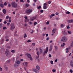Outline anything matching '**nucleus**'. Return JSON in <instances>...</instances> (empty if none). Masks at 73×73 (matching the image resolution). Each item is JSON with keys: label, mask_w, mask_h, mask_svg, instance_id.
<instances>
[{"label": "nucleus", "mask_w": 73, "mask_h": 73, "mask_svg": "<svg viewBox=\"0 0 73 73\" xmlns=\"http://www.w3.org/2000/svg\"><path fill=\"white\" fill-rule=\"evenodd\" d=\"M67 40L68 38L66 37L65 36H63L61 39V41H63V42H65L67 41Z\"/></svg>", "instance_id": "f257e3e1"}, {"label": "nucleus", "mask_w": 73, "mask_h": 73, "mask_svg": "<svg viewBox=\"0 0 73 73\" xmlns=\"http://www.w3.org/2000/svg\"><path fill=\"white\" fill-rule=\"evenodd\" d=\"M11 5L13 8H17V3L14 2H12Z\"/></svg>", "instance_id": "f03ea898"}, {"label": "nucleus", "mask_w": 73, "mask_h": 73, "mask_svg": "<svg viewBox=\"0 0 73 73\" xmlns=\"http://www.w3.org/2000/svg\"><path fill=\"white\" fill-rule=\"evenodd\" d=\"M10 30L11 31H13V29H14L15 28V25L13 24V23H11L10 24Z\"/></svg>", "instance_id": "7ed1b4c3"}, {"label": "nucleus", "mask_w": 73, "mask_h": 73, "mask_svg": "<svg viewBox=\"0 0 73 73\" xmlns=\"http://www.w3.org/2000/svg\"><path fill=\"white\" fill-rule=\"evenodd\" d=\"M25 56H27L28 58H30L31 60L32 61V56H31V55L29 54L28 53H26L25 54Z\"/></svg>", "instance_id": "20e7f679"}, {"label": "nucleus", "mask_w": 73, "mask_h": 73, "mask_svg": "<svg viewBox=\"0 0 73 73\" xmlns=\"http://www.w3.org/2000/svg\"><path fill=\"white\" fill-rule=\"evenodd\" d=\"M32 12V10L29 9L27 11H26V13H27L28 15H29L31 14V13Z\"/></svg>", "instance_id": "39448f33"}, {"label": "nucleus", "mask_w": 73, "mask_h": 73, "mask_svg": "<svg viewBox=\"0 0 73 73\" xmlns=\"http://www.w3.org/2000/svg\"><path fill=\"white\" fill-rule=\"evenodd\" d=\"M33 70L34 72L36 73H39V71L36 69H34Z\"/></svg>", "instance_id": "423d86ee"}, {"label": "nucleus", "mask_w": 73, "mask_h": 73, "mask_svg": "<svg viewBox=\"0 0 73 73\" xmlns=\"http://www.w3.org/2000/svg\"><path fill=\"white\" fill-rule=\"evenodd\" d=\"M36 18H37V16H36L34 17H32L31 19H30L31 21H33L34 20L36 19Z\"/></svg>", "instance_id": "0eeeda50"}, {"label": "nucleus", "mask_w": 73, "mask_h": 73, "mask_svg": "<svg viewBox=\"0 0 73 73\" xmlns=\"http://www.w3.org/2000/svg\"><path fill=\"white\" fill-rule=\"evenodd\" d=\"M23 65L25 66V67H27L28 65V63L25 62L23 64Z\"/></svg>", "instance_id": "6e6552de"}, {"label": "nucleus", "mask_w": 73, "mask_h": 73, "mask_svg": "<svg viewBox=\"0 0 73 73\" xmlns=\"http://www.w3.org/2000/svg\"><path fill=\"white\" fill-rule=\"evenodd\" d=\"M5 54H7V55L9 56V55H10V54H11V53L9 52L8 53V51H6L5 52Z\"/></svg>", "instance_id": "1a4fd4ad"}, {"label": "nucleus", "mask_w": 73, "mask_h": 73, "mask_svg": "<svg viewBox=\"0 0 73 73\" xmlns=\"http://www.w3.org/2000/svg\"><path fill=\"white\" fill-rule=\"evenodd\" d=\"M48 47H47L46 48V50L44 51L45 53H48Z\"/></svg>", "instance_id": "9d476101"}, {"label": "nucleus", "mask_w": 73, "mask_h": 73, "mask_svg": "<svg viewBox=\"0 0 73 73\" xmlns=\"http://www.w3.org/2000/svg\"><path fill=\"white\" fill-rule=\"evenodd\" d=\"M70 66H71L73 68V62H72V61H70Z\"/></svg>", "instance_id": "9b49d317"}, {"label": "nucleus", "mask_w": 73, "mask_h": 73, "mask_svg": "<svg viewBox=\"0 0 73 73\" xmlns=\"http://www.w3.org/2000/svg\"><path fill=\"white\" fill-rule=\"evenodd\" d=\"M52 50V46L50 45L49 49L48 50L49 51H50Z\"/></svg>", "instance_id": "f8f14e48"}, {"label": "nucleus", "mask_w": 73, "mask_h": 73, "mask_svg": "<svg viewBox=\"0 0 73 73\" xmlns=\"http://www.w3.org/2000/svg\"><path fill=\"white\" fill-rule=\"evenodd\" d=\"M68 23H73V20L71 19L70 20H68Z\"/></svg>", "instance_id": "ddd939ff"}, {"label": "nucleus", "mask_w": 73, "mask_h": 73, "mask_svg": "<svg viewBox=\"0 0 73 73\" xmlns=\"http://www.w3.org/2000/svg\"><path fill=\"white\" fill-rule=\"evenodd\" d=\"M36 68L37 69H38V70H39V69H40V66H39L38 65L36 66Z\"/></svg>", "instance_id": "4468645a"}, {"label": "nucleus", "mask_w": 73, "mask_h": 73, "mask_svg": "<svg viewBox=\"0 0 73 73\" xmlns=\"http://www.w3.org/2000/svg\"><path fill=\"white\" fill-rule=\"evenodd\" d=\"M16 62L17 64H20L21 63V62L19 60H18L16 61Z\"/></svg>", "instance_id": "2eb2a0df"}, {"label": "nucleus", "mask_w": 73, "mask_h": 73, "mask_svg": "<svg viewBox=\"0 0 73 73\" xmlns=\"http://www.w3.org/2000/svg\"><path fill=\"white\" fill-rule=\"evenodd\" d=\"M56 32V30L55 29H54L52 31V33H55V32Z\"/></svg>", "instance_id": "dca6fc26"}, {"label": "nucleus", "mask_w": 73, "mask_h": 73, "mask_svg": "<svg viewBox=\"0 0 73 73\" xmlns=\"http://www.w3.org/2000/svg\"><path fill=\"white\" fill-rule=\"evenodd\" d=\"M9 23H11V17H10L9 18Z\"/></svg>", "instance_id": "f3484780"}, {"label": "nucleus", "mask_w": 73, "mask_h": 73, "mask_svg": "<svg viewBox=\"0 0 73 73\" xmlns=\"http://www.w3.org/2000/svg\"><path fill=\"white\" fill-rule=\"evenodd\" d=\"M3 13H4V14H5L6 13V10H5V9H4L3 10Z\"/></svg>", "instance_id": "a211bd4d"}, {"label": "nucleus", "mask_w": 73, "mask_h": 73, "mask_svg": "<svg viewBox=\"0 0 73 73\" xmlns=\"http://www.w3.org/2000/svg\"><path fill=\"white\" fill-rule=\"evenodd\" d=\"M40 53H42V50L41 49V48H40Z\"/></svg>", "instance_id": "6ab92c4d"}, {"label": "nucleus", "mask_w": 73, "mask_h": 73, "mask_svg": "<svg viewBox=\"0 0 73 73\" xmlns=\"http://www.w3.org/2000/svg\"><path fill=\"white\" fill-rule=\"evenodd\" d=\"M66 53H68L69 52V49L68 48H66Z\"/></svg>", "instance_id": "aec40b11"}, {"label": "nucleus", "mask_w": 73, "mask_h": 73, "mask_svg": "<svg viewBox=\"0 0 73 73\" xmlns=\"http://www.w3.org/2000/svg\"><path fill=\"white\" fill-rule=\"evenodd\" d=\"M0 7H1V8H3V7H4V5L2 4H1L0 5Z\"/></svg>", "instance_id": "412c9836"}, {"label": "nucleus", "mask_w": 73, "mask_h": 73, "mask_svg": "<svg viewBox=\"0 0 73 73\" xmlns=\"http://www.w3.org/2000/svg\"><path fill=\"white\" fill-rule=\"evenodd\" d=\"M70 46L71 47L73 46V42H72L70 44Z\"/></svg>", "instance_id": "4be33fe9"}, {"label": "nucleus", "mask_w": 73, "mask_h": 73, "mask_svg": "<svg viewBox=\"0 0 73 73\" xmlns=\"http://www.w3.org/2000/svg\"><path fill=\"white\" fill-rule=\"evenodd\" d=\"M68 34H70H70L72 33V31H68Z\"/></svg>", "instance_id": "5701e85b"}, {"label": "nucleus", "mask_w": 73, "mask_h": 73, "mask_svg": "<svg viewBox=\"0 0 73 73\" xmlns=\"http://www.w3.org/2000/svg\"><path fill=\"white\" fill-rule=\"evenodd\" d=\"M33 32H34V31L33 30H31L30 31V33H33Z\"/></svg>", "instance_id": "b1692460"}, {"label": "nucleus", "mask_w": 73, "mask_h": 73, "mask_svg": "<svg viewBox=\"0 0 73 73\" xmlns=\"http://www.w3.org/2000/svg\"><path fill=\"white\" fill-rule=\"evenodd\" d=\"M18 66H19L18 65H17V64H15L14 65V66L15 68H17V67H18Z\"/></svg>", "instance_id": "393cba45"}, {"label": "nucleus", "mask_w": 73, "mask_h": 73, "mask_svg": "<svg viewBox=\"0 0 73 73\" xmlns=\"http://www.w3.org/2000/svg\"><path fill=\"white\" fill-rule=\"evenodd\" d=\"M47 8V7L46 6H44L43 7V9H46Z\"/></svg>", "instance_id": "a878e982"}, {"label": "nucleus", "mask_w": 73, "mask_h": 73, "mask_svg": "<svg viewBox=\"0 0 73 73\" xmlns=\"http://www.w3.org/2000/svg\"><path fill=\"white\" fill-rule=\"evenodd\" d=\"M64 24H62L61 25V28H64Z\"/></svg>", "instance_id": "bb28decb"}, {"label": "nucleus", "mask_w": 73, "mask_h": 73, "mask_svg": "<svg viewBox=\"0 0 73 73\" xmlns=\"http://www.w3.org/2000/svg\"><path fill=\"white\" fill-rule=\"evenodd\" d=\"M65 13H66V14H69V13H70V12H69V11H68L66 12Z\"/></svg>", "instance_id": "cd10ccee"}, {"label": "nucleus", "mask_w": 73, "mask_h": 73, "mask_svg": "<svg viewBox=\"0 0 73 73\" xmlns=\"http://www.w3.org/2000/svg\"><path fill=\"white\" fill-rule=\"evenodd\" d=\"M2 27H3V24L1 23L0 24V28H1Z\"/></svg>", "instance_id": "c85d7f7f"}, {"label": "nucleus", "mask_w": 73, "mask_h": 73, "mask_svg": "<svg viewBox=\"0 0 73 73\" xmlns=\"http://www.w3.org/2000/svg\"><path fill=\"white\" fill-rule=\"evenodd\" d=\"M8 6L9 7H11V4H10V3H8Z\"/></svg>", "instance_id": "c756f323"}, {"label": "nucleus", "mask_w": 73, "mask_h": 73, "mask_svg": "<svg viewBox=\"0 0 73 73\" xmlns=\"http://www.w3.org/2000/svg\"><path fill=\"white\" fill-rule=\"evenodd\" d=\"M3 29L4 30L5 29H7V27H3Z\"/></svg>", "instance_id": "7c9ffc66"}, {"label": "nucleus", "mask_w": 73, "mask_h": 73, "mask_svg": "<svg viewBox=\"0 0 73 73\" xmlns=\"http://www.w3.org/2000/svg\"><path fill=\"white\" fill-rule=\"evenodd\" d=\"M50 64L52 65L53 64V62L52 60H51L50 62Z\"/></svg>", "instance_id": "2f4dec72"}, {"label": "nucleus", "mask_w": 73, "mask_h": 73, "mask_svg": "<svg viewBox=\"0 0 73 73\" xmlns=\"http://www.w3.org/2000/svg\"><path fill=\"white\" fill-rule=\"evenodd\" d=\"M9 16H6V19H9Z\"/></svg>", "instance_id": "473e14b6"}, {"label": "nucleus", "mask_w": 73, "mask_h": 73, "mask_svg": "<svg viewBox=\"0 0 73 73\" xmlns=\"http://www.w3.org/2000/svg\"><path fill=\"white\" fill-rule=\"evenodd\" d=\"M27 34H25V35L24 36V38H25L26 37H27Z\"/></svg>", "instance_id": "72a5a7b5"}, {"label": "nucleus", "mask_w": 73, "mask_h": 73, "mask_svg": "<svg viewBox=\"0 0 73 73\" xmlns=\"http://www.w3.org/2000/svg\"><path fill=\"white\" fill-rule=\"evenodd\" d=\"M9 62H10V60H7V61H6V62L7 63H9Z\"/></svg>", "instance_id": "f704fd0d"}, {"label": "nucleus", "mask_w": 73, "mask_h": 73, "mask_svg": "<svg viewBox=\"0 0 73 73\" xmlns=\"http://www.w3.org/2000/svg\"><path fill=\"white\" fill-rule=\"evenodd\" d=\"M65 45V43H63V44L61 45V46H64Z\"/></svg>", "instance_id": "c9c22d12"}, {"label": "nucleus", "mask_w": 73, "mask_h": 73, "mask_svg": "<svg viewBox=\"0 0 73 73\" xmlns=\"http://www.w3.org/2000/svg\"><path fill=\"white\" fill-rule=\"evenodd\" d=\"M49 24V21H47L46 23V24H47V25H48Z\"/></svg>", "instance_id": "e433bc0d"}, {"label": "nucleus", "mask_w": 73, "mask_h": 73, "mask_svg": "<svg viewBox=\"0 0 73 73\" xmlns=\"http://www.w3.org/2000/svg\"><path fill=\"white\" fill-rule=\"evenodd\" d=\"M5 38H9V36H8L7 35L5 36Z\"/></svg>", "instance_id": "4c0bfd02"}, {"label": "nucleus", "mask_w": 73, "mask_h": 73, "mask_svg": "<svg viewBox=\"0 0 73 73\" xmlns=\"http://www.w3.org/2000/svg\"><path fill=\"white\" fill-rule=\"evenodd\" d=\"M40 12H41V13H43V12H44V11L41 10H40Z\"/></svg>", "instance_id": "58836bf2"}, {"label": "nucleus", "mask_w": 73, "mask_h": 73, "mask_svg": "<svg viewBox=\"0 0 73 73\" xmlns=\"http://www.w3.org/2000/svg\"><path fill=\"white\" fill-rule=\"evenodd\" d=\"M11 52H12V53H15V50H12Z\"/></svg>", "instance_id": "ea45409f"}, {"label": "nucleus", "mask_w": 73, "mask_h": 73, "mask_svg": "<svg viewBox=\"0 0 73 73\" xmlns=\"http://www.w3.org/2000/svg\"><path fill=\"white\" fill-rule=\"evenodd\" d=\"M51 2H52L50 1L48 2V3L49 4H50V3H51Z\"/></svg>", "instance_id": "a19ab883"}, {"label": "nucleus", "mask_w": 73, "mask_h": 73, "mask_svg": "<svg viewBox=\"0 0 73 73\" xmlns=\"http://www.w3.org/2000/svg\"><path fill=\"white\" fill-rule=\"evenodd\" d=\"M35 45H36L35 43H33L32 44V45L35 46Z\"/></svg>", "instance_id": "79ce46f5"}, {"label": "nucleus", "mask_w": 73, "mask_h": 73, "mask_svg": "<svg viewBox=\"0 0 73 73\" xmlns=\"http://www.w3.org/2000/svg\"><path fill=\"white\" fill-rule=\"evenodd\" d=\"M7 5V3L6 2H5L4 3V5Z\"/></svg>", "instance_id": "37998d69"}, {"label": "nucleus", "mask_w": 73, "mask_h": 73, "mask_svg": "<svg viewBox=\"0 0 73 73\" xmlns=\"http://www.w3.org/2000/svg\"><path fill=\"white\" fill-rule=\"evenodd\" d=\"M52 71L54 73V72H56V70H52Z\"/></svg>", "instance_id": "c03bdc74"}, {"label": "nucleus", "mask_w": 73, "mask_h": 73, "mask_svg": "<svg viewBox=\"0 0 73 73\" xmlns=\"http://www.w3.org/2000/svg\"><path fill=\"white\" fill-rule=\"evenodd\" d=\"M27 42H31V41L30 40H28Z\"/></svg>", "instance_id": "a18cd8bd"}, {"label": "nucleus", "mask_w": 73, "mask_h": 73, "mask_svg": "<svg viewBox=\"0 0 73 73\" xmlns=\"http://www.w3.org/2000/svg\"><path fill=\"white\" fill-rule=\"evenodd\" d=\"M41 8V6H39V7H38V9H40Z\"/></svg>", "instance_id": "49530a36"}, {"label": "nucleus", "mask_w": 73, "mask_h": 73, "mask_svg": "<svg viewBox=\"0 0 73 73\" xmlns=\"http://www.w3.org/2000/svg\"><path fill=\"white\" fill-rule=\"evenodd\" d=\"M51 16L52 17H53V16H54V14H53L51 15Z\"/></svg>", "instance_id": "de8ad7c7"}, {"label": "nucleus", "mask_w": 73, "mask_h": 73, "mask_svg": "<svg viewBox=\"0 0 73 73\" xmlns=\"http://www.w3.org/2000/svg\"><path fill=\"white\" fill-rule=\"evenodd\" d=\"M70 71L71 73H73V70L72 69L70 70Z\"/></svg>", "instance_id": "09e8293b"}, {"label": "nucleus", "mask_w": 73, "mask_h": 73, "mask_svg": "<svg viewBox=\"0 0 73 73\" xmlns=\"http://www.w3.org/2000/svg\"><path fill=\"white\" fill-rule=\"evenodd\" d=\"M0 71H3V69H2V68L1 67H0Z\"/></svg>", "instance_id": "8fccbe9b"}, {"label": "nucleus", "mask_w": 73, "mask_h": 73, "mask_svg": "<svg viewBox=\"0 0 73 73\" xmlns=\"http://www.w3.org/2000/svg\"><path fill=\"white\" fill-rule=\"evenodd\" d=\"M56 19L57 20H58L59 19H58V17H57L56 18Z\"/></svg>", "instance_id": "3c124183"}, {"label": "nucleus", "mask_w": 73, "mask_h": 73, "mask_svg": "<svg viewBox=\"0 0 73 73\" xmlns=\"http://www.w3.org/2000/svg\"><path fill=\"white\" fill-rule=\"evenodd\" d=\"M7 24L8 26H9V25H10V23H7Z\"/></svg>", "instance_id": "603ef678"}, {"label": "nucleus", "mask_w": 73, "mask_h": 73, "mask_svg": "<svg viewBox=\"0 0 73 73\" xmlns=\"http://www.w3.org/2000/svg\"><path fill=\"white\" fill-rule=\"evenodd\" d=\"M26 7H28V6H29V4H26Z\"/></svg>", "instance_id": "864d4df0"}, {"label": "nucleus", "mask_w": 73, "mask_h": 73, "mask_svg": "<svg viewBox=\"0 0 73 73\" xmlns=\"http://www.w3.org/2000/svg\"><path fill=\"white\" fill-rule=\"evenodd\" d=\"M36 24H37V22H35L34 23V25H36Z\"/></svg>", "instance_id": "5fc2aeb1"}, {"label": "nucleus", "mask_w": 73, "mask_h": 73, "mask_svg": "<svg viewBox=\"0 0 73 73\" xmlns=\"http://www.w3.org/2000/svg\"><path fill=\"white\" fill-rule=\"evenodd\" d=\"M49 57H52V55L50 54H49Z\"/></svg>", "instance_id": "6e6d98bb"}, {"label": "nucleus", "mask_w": 73, "mask_h": 73, "mask_svg": "<svg viewBox=\"0 0 73 73\" xmlns=\"http://www.w3.org/2000/svg\"><path fill=\"white\" fill-rule=\"evenodd\" d=\"M55 14L56 15H58V14H59V13H58L56 12L55 13Z\"/></svg>", "instance_id": "4d7b16f0"}, {"label": "nucleus", "mask_w": 73, "mask_h": 73, "mask_svg": "<svg viewBox=\"0 0 73 73\" xmlns=\"http://www.w3.org/2000/svg\"><path fill=\"white\" fill-rule=\"evenodd\" d=\"M25 20H27V16L25 17Z\"/></svg>", "instance_id": "13d9d810"}, {"label": "nucleus", "mask_w": 73, "mask_h": 73, "mask_svg": "<svg viewBox=\"0 0 73 73\" xmlns=\"http://www.w3.org/2000/svg\"><path fill=\"white\" fill-rule=\"evenodd\" d=\"M72 47H71V46H69V47H68V49H71V48H72Z\"/></svg>", "instance_id": "bf43d9fd"}, {"label": "nucleus", "mask_w": 73, "mask_h": 73, "mask_svg": "<svg viewBox=\"0 0 73 73\" xmlns=\"http://www.w3.org/2000/svg\"><path fill=\"white\" fill-rule=\"evenodd\" d=\"M38 53H39V52H38V51L37 52V55H38V56H39V54H38Z\"/></svg>", "instance_id": "052dcab7"}, {"label": "nucleus", "mask_w": 73, "mask_h": 73, "mask_svg": "<svg viewBox=\"0 0 73 73\" xmlns=\"http://www.w3.org/2000/svg\"><path fill=\"white\" fill-rule=\"evenodd\" d=\"M20 1L22 3H23V2H24V1L23 0H21Z\"/></svg>", "instance_id": "680f3d73"}, {"label": "nucleus", "mask_w": 73, "mask_h": 73, "mask_svg": "<svg viewBox=\"0 0 73 73\" xmlns=\"http://www.w3.org/2000/svg\"><path fill=\"white\" fill-rule=\"evenodd\" d=\"M70 28V27L69 26H68L67 27V29H69Z\"/></svg>", "instance_id": "e2e57ef3"}, {"label": "nucleus", "mask_w": 73, "mask_h": 73, "mask_svg": "<svg viewBox=\"0 0 73 73\" xmlns=\"http://www.w3.org/2000/svg\"><path fill=\"white\" fill-rule=\"evenodd\" d=\"M7 22L5 21V22H4V24H7Z\"/></svg>", "instance_id": "0e129e2a"}, {"label": "nucleus", "mask_w": 73, "mask_h": 73, "mask_svg": "<svg viewBox=\"0 0 73 73\" xmlns=\"http://www.w3.org/2000/svg\"><path fill=\"white\" fill-rule=\"evenodd\" d=\"M57 61H58L57 59H56L55 60V62H57Z\"/></svg>", "instance_id": "69168bd1"}, {"label": "nucleus", "mask_w": 73, "mask_h": 73, "mask_svg": "<svg viewBox=\"0 0 73 73\" xmlns=\"http://www.w3.org/2000/svg\"><path fill=\"white\" fill-rule=\"evenodd\" d=\"M6 41H9V39H7L6 40Z\"/></svg>", "instance_id": "338daca9"}, {"label": "nucleus", "mask_w": 73, "mask_h": 73, "mask_svg": "<svg viewBox=\"0 0 73 73\" xmlns=\"http://www.w3.org/2000/svg\"><path fill=\"white\" fill-rule=\"evenodd\" d=\"M44 6H46V3H45L44 4Z\"/></svg>", "instance_id": "774afa93"}]
</instances>
